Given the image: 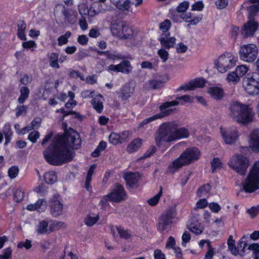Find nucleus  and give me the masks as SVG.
Here are the masks:
<instances>
[{
	"label": "nucleus",
	"mask_w": 259,
	"mask_h": 259,
	"mask_svg": "<svg viewBox=\"0 0 259 259\" xmlns=\"http://www.w3.org/2000/svg\"><path fill=\"white\" fill-rule=\"evenodd\" d=\"M81 139L78 133L71 128L64 135H58L43 152L46 160L53 165H62L72 160L74 155L70 148L78 149Z\"/></svg>",
	"instance_id": "nucleus-1"
},
{
	"label": "nucleus",
	"mask_w": 259,
	"mask_h": 259,
	"mask_svg": "<svg viewBox=\"0 0 259 259\" xmlns=\"http://www.w3.org/2000/svg\"><path fill=\"white\" fill-rule=\"evenodd\" d=\"M189 133L185 127L177 128L175 122H165L160 124L154 134L156 145L161 147L163 143H170L188 138Z\"/></svg>",
	"instance_id": "nucleus-2"
},
{
	"label": "nucleus",
	"mask_w": 259,
	"mask_h": 259,
	"mask_svg": "<svg viewBox=\"0 0 259 259\" xmlns=\"http://www.w3.org/2000/svg\"><path fill=\"white\" fill-rule=\"evenodd\" d=\"M229 115L233 120L243 125L252 121L254 113L248 105L238 102H231L229 108Z\"/></svg>",
	"instance_id": "nucleus-3"
},
{
	"label": "nucleus",
	"mask_w": 259,
	"mask_h": 259,
	"mask_svg": "<svg viewBox=\"0 0 259 259\" xmlns=\"http://www.w3.org/2000/svg\"><path fill=\"white\" fill-rule=\"evenodd\" d=\"M200 156V152L196 147L187 148L172 164L169 165V169L172 172L176 169L182 167L184 165H189L197 160Z\"/></svg>",
	"instance_id": "nucleus-4"
},
{
	"label": "nucleus",
	"mask_w": 259,
	"mask_h": 259,
	"mask_svg": "<svg viewBox=\"0 0 259 259\" xmlns=\"http://www.w3.org/2000/svg\"><path fill=\"white\" fill-rule=\"evenodd\" d=\"M242 185L246 193H252L259 189V162L254 163Z\"/></svg>",
	"instance_id": "nucleus-5"
},
{
	"label": "nucleus",
	"mask_w": 259,
	"mask_h": 259,
	"mask_svg": "<svg viewBox=\"0 0 259 259\" xmlns=\"http://www.w3.org/2000/svg\"><path fill=\"white\" fill-rule=\"evenodd\" d=\"M228 164L237 173L243 176L249 165V160L241 154H235L231 157Z\"/></svg>",
	"instance_id": "nucleus-6"
},
{
	"label": "nucleus",
	"mask_w": 259,
	"mask_h": 259,
	"mask_svg": "<svg viewBox=\"0 0 259 259\" xmlns=\"http://www.w3.org/2000/svg\"><path fill=\"white\" fill-rule=\"evenodd\" d=\"M176 216L175 207L166 210L160 216L157 224V228L159 232L164 234L167 232L170 228L172 220Z\"/></svg>",
	"instance_id": "nucleus-7"
},
{
	"label": "nucleus",
	"mask_w": 259,
	"mask_h": 259,
	"mask_svg": "<svg viewBox=\"0 0 259 259\" xmlns=\"http://www.w3.org/2000/svg\"><path fill=\"white\" fill-rule=\"evenodd\" d=\"M242 85L246 93L249 95L259 94V73L248 74L243 78Z\"/></svg>",
	"instance_id": "nucleus-8"
},
{
	"label": "nucleus",
	"mask_w": 259,
	"mask_h": 259,
	"mask_svg": "<svg viewBox=\"0 0 259 259\" xmlns=\"http://www.w3.org/2000/svg\"><path fill=\"white\" fill-rule=\"evenodd\" d=\"M217 61L216 67L218 71L223 73L236 65V58L230 53H226L221 55Z\"/></svg>",
	"instance_id": "nucleus-9"
},
{
	"label": "nucleus",
	"mask_w": 259,
	"mask_h": 259,
	"mask_svg": "<svg viewBox=\"0 0 259 259\" xmlns=\"http://www.w3.org/2000/svg\"><path fill=\"white\" fill-rule=\"evenodd\" d=\"M239 55L241 60L247 62H253L258 55V49L254 44L243 45L240 47Z\"/></svg>",
	"instance_id": "nucleus-10"
},
{
	"label": "nucleus",
	"mask_w": 259,
	"mask_h": 259,
	"mask_svg": "<svg viewBox=\"0 0 259 259\" xmlns=\"http://www.w3.org/2000/svg\"><path fill=\"white\" fill-rule=\"evenodd\" d=\"M110 201L119 202L126 198V194L123 187L119 183H116L111 191L109 193Z\"/></svg>",
	"instance_id": "nucleus-11"
},
{
	"label": "nucleus",
	"mask_w": 259,
	"mask_h": 259,
	"mask_svg": "<svg viewBox=\"0 0 259 259\" xmlns=\"http://www.w3.org/2000/svg\"><path fill=\"white\" fill-rule=\"evenodd\" d=\"M258 27V23L253 20H249L244 25L241 30V34L246 38L252 36Z\"/></svg>",
	"instance_id": "nucleus-12"
},
{
	"label": "nucleus",
	"mask_w": 259,
	"mask_h": 259,
	"mask_svg": "<svg viewBox=\"0 0 259 259\" xmlns=\"http://www.w3.org/2000/svg\"><path fill=\"white\" fill-rule=\"evenodd\" d=\"M140 177V174L138 172H127L123 176L127 185L132 188L137 187Z\"/></svg>",
	"instance_id": "nucleus-13"
},
{
	"label": "nucleus",
	"mask_w": 259,
	"mask_h": 259,
	"mask_svg": "<svg viewBox=\"0 0 259 259\" xmlns=\"http://www.w3.org/2000/svg\"><path fill=\"white\" fill-rule=\"evenodd\" d=\"M249 147L254 152H259V129H254L250 134Z\"/></svg>",
	"instance_id": "nucleus-14"
},
{
	"label": "nucleus",
	"mask_w": 259,
	"mask_h": 259,
	"mask_svg": "<svg viewBox=\"0 0 259 259\" xmlns=\"http://www.w3.org/2000/svg\"><path fill=\"white\" fill-rule=\"evenodd\" d=\"M162 47L165 49H169L174 47L176 39L174 37H169V33L163 34L158 39Z\"/></svg>",
	"instance_id": "nucleus-15"
},
{
	"label": "nucleus",
	"mask_w": 259,
	"mask_h": 259,
	"mask_svg": "<svg viewBox=\"0 0 259 259\" xmlns=\"http://www.w3.org/2000/svg\"><path fill=\"white\" fill-rule=\"evenodd\" d=\"M172 111L173 110L171 109H167V110L164 112H160L158 114L146 118L141 122V123L139 124V127H144L146 125L154 120L167 116L171 113Z\"/></svg>",
	"instance_id": "nucleus-16"
},
{
	"label": "nucleus",
	"mask_w": 259,
	"mask_h": 259,
	"mask_svg": "<svg viewBox=\"0 0 259 259\" xmlns=\"http://www.w3.org/2000/svg\"><path fill=\"white\" fill-rule=\"evenodd\" d=\"M50 207L51 214L54 217H56L62 214L63 205L60 201L53 199L51 201Z\"/></svg>",
	"instance_id": "nucleus-17"
},
{
	"label": "nucleus",
	"mask_w": 259,
	"mask_h": 259,
	"mask_svg": "<svg viewBox=\"0 0 259 259\" xmlns=\"http://www.w3.org/2000/svg\"><path fill=\"white\" fill-rule=\"evenodd\" d=\"M221 133L225 142L227 144L233 143L236 140L238 135L235 130H228Z\"/></svg>",
	"instance_id": "nucleus-18"
},
{
	"label": "nucleus",
	"mask_w": 259,
	"mask_h": 259,
	"mask_svg": "<svg viewBox=\"0 0 259 259\" xmlns=\"http://www.w3.org/2000/svg\"><path fill=\"white\" fill-rule=\"evenodd\" d=\"M208 93L212 98L218 101L221 100L225 95L224 90L219 87H210L208 90Z\"/></svg>",
	"instance_id": "nucleus-19"
},
{
	"label": "nucleus",
	"mask_w": 259,
	"mask_h": 259,
	"mask_svg": "<svg viewBox=\"0 0 259 259\" xmlns=\"http://www.w3.org/2000/svg\"><path fill=\"white\" fill-rule=\"evenodd\" d=\"M188 229L195 234H200L202 232L200 223L195 217L191 218L187 224Z\"/></svg>",
	"instance_id": "nucleus-20"
},
{
	"label": "nucleus",
	"mask_w": 259,
	"mask_h": 259,
	"mask_svg": "<svg viewBox=\"0 0 259 259\" xmlns=\"http://www.w3.org/2000/svg\"><path fill=\"white\" fill-rule=\"evenodd\" d=\"M248 238V234L247 235H244L239 241L237 246V249L238 251V254H239L242 256L244 255L245 248L248 245V241L247 240Z\"/></svg>",
	"instance_id": "nucleus-21"
},
{
	"label": "nucleus",
	"mask_w": 259,
	"mask_h": 259,
	"mask_svg": "<svg viewBox=\"0 0 259 259\" xmlns=\"http://www.w3.org/2000/svg\"><path fill=\"white\" fill-rule=\"evenodd\" d=\"M103 99L101 94L98 95L91 101V104L93 108L98 113H101L103 109V102L101 99Z\"/></svg>",
	"instance_id": "nucleus-22"
},
{
	"label": "nucleus",
	"mask_w": 259,
	"mask_h": 259,
	"mask_svg": "<svg viewBox=\"0 0 259 259\" xmlns=\"http://www.w3.org/2000/svg\"><path fill=\"white\" fill-rule=\"evenodd\" d=\"M116 8L122 11H129L131 7L130 0H112Z\"/></svg>",
	"instance_id": "nucleus-23"
},
{
	"label": "nucleus",
	"mask_w": 259,
	"mask_h": 259,
	"mask_svg": "<svg viewBox=\"0 0 259 259\" xmlns=\"http://www.w3.org/2000/svg\"><path fill=\"white\" fill-rule=\"evenodd\" d=\"M120 92L122 99L126 100L133 94L134 89L131 88L129 84H125L121 88Z\"/></svg>",
	"instance_id": "nucleus-24"
},
{
	"label": "nucleus",
	"mask_w": 259,
	"mask_h": 259,
	"mask_svg": "<svg viewBox=\"0 0 259 259\" xmlns=\"http://www.w3.org/2000/svg\"><path fill=\"white\" fill-rule=\"evenodd\" d=\"M142 144V140L137 138L132 141L127 147V150L130 153L137 151Z\"/></svg>",
	"instance_id": "nucleus-25"
},
{
	"label": "nucleus",
	"mask_w": 259,
	"mask_h": 259,
	"mask_svg": "<svg viewBox=\"0 0 259 259\" xmlns=\"http://www.w3.org/2000/svg\"><path fill=\"white\" fill-rule=\"evenodd\" d=\"M118 72L128 74L132 71L133 67L128 60H124L118 64Z\"/></svg>",
	"instance_id": "nucleus-26"
},
{
	"label": "nucleus",
	"mask_w": 259,
	"mask_h": 259,
	"mask_svg": "<svg viewBox=\"0 0 259 259\" xmlns=\"http://www.w3.org/2000/svg\"><path fill=\"white\" fill-rule=\"evenodd\" d=\"M63 14L65 18L67 20L69 23L73 24L76 20V12L73 11L66 10L64 7H63Z\"/></svg>",
	"instance_id": "nucleus-27"
},
{
	"label": "nucleus",
	"mask_w": 259,
	"mask_h": 259,
	"mask_svg": "<svg viewBox=\"0 0 259 259\" xmlns=\"http://www.w3.org/2000/svg\"><path fill=\"white\" fill-rule=\"evenodd\" d=\"M29 92L30 90L27 87H21L20 89V96L18 99V103L23 104L28 98Z\"/></svg>",
	"instance_id": "nucleus-28"
},
{
	"label": "nucleus",
	"mask_w": 259,
	"mask_h": 259,
	"mask_svg": "<svg viewBox=\"0 0 259 259\" xmlns=\"http://www.w3.org/2000/svg\"><path fill=\"white\" fill-rule=\"evenodd\" d=\"M45 182L48 184H53L57 180V176L54 171L47 172L44 176Z\"/></svg>",
	"instance_id": "nucleus-29"
},
{
	"label": "nucleus",
	"mask_w": 259,
	"mask_h": 259,
	"mask_svg": "<svg viewBox=\"0 0 259 259\" xmlns=\"http://www.w3.org/2000/svg\"><path fill=\"white\" fill-rule=\"evenodd\" d=\"M248 11V18L250 20L254 21V16L259 12V4H253L247 7Z\"/></svg>",
	"instance_id": "nucleus-30"
},
{
	"label": "nucleus",
	"mask_w": 259,
	"mask_h": 259,
	"mask_svg": "<svg viewBox=\"0 0 259 259\" xmlns=\"http://www.w3.org/2000/svg\"><path fill=\"white\" fill-rule=\"evenodd\" d=\"M124 24L119 23L114 24L111 27V31L113 35H116L117 37L123 36V27Z\"/></svg>",
	"instance_id": "nucleus-31"
},
{
	"label": "nucleus",
	"mask_w": 259,
	"mask_h": 259,
	"mask_svg": "<svg viewBox=\"0 0 259 259\" xmlns=\"http://www.w3.org/2000/svg\"><path fill=\"white\" fill-rule=\"evenodd\" d=\"M58 54L56 53H53L51 54L49 58V64L51 67L57 69L60 68L58 64Z\"/></svg>",
	"instance_id": "nucleus-32"
},
{
	"label": "nucleus",
	"mask_w": 259,
	"mask_h": 259,
	"mask_svg": "<svg viewBox=\"0 0 259 259\" xmlns=\"http://www.w3.org/2000/svg\"><path fill=\"white\" fill-rule=\"evenodd\" d=\"M206 82V80L203 78H197L190 81V83L194 88V90L197 88H203L205 85Z\"/></svg>",
	"instance_id": "nucleus-33"
},
{
	"label": "nucleus",
	"mask_w": 259,
	"mask_h": 259,
	"mask_svg": "<svg viewBox=\"0 0 259 259\" xmlns=\"http://www.w3.org/2000/svg\"><path fill=\"white\" fill-rule=\"evenodd\" d=\"M92 50L96 52L99 55H105L108 59L115 60L116 59H120V58L118 55H115L111 53L109 51H101L97 48L92 49Z\"/></svg>",
	"instance_id": "nucleus-34"
},
{
	"label": "nucleus",
	"mask_w": 259,
	"mask_h": 259,
	"mask_svg": "<svg viewBox=\"0 0 259 259\" xmlns=\"http://www.w3.org/2000/svg\"><path fill=\"white\" fill-rule=\"evenodd\" d=\"M106 148V143L103 141H101L96 149L92 152V156L93 157H98Z\"/></svg>",
	"instance_id": "nucleus-35"
},
{
	"label": "nucleus",
	"mask_w": 259,
	"mask_h": 259,
	"mask_svg": "<svg viewBox=\"0 0 259 259\" xmlns=\"http://www.w3.org/2000/svg\"><path fill=\"white\" fill-rule=\"evenodd\" d=\"M240 78L235 71H232L227 75L226 80L230 84H235L239 81Z\"/></svg>",
	"instance_id": "nucleus-36"
},
{
	"label": "nucleus",
	"mask_w": 259,
	"mask_h": 259,
	"mask_svg": "<svg viewBox=\"0 0 259 259\" xmlns=\"http://www.w3.org/2000/svg\"><path fill=\"white\" fill-rule=\"evenodd\" d=\"M71 33L70 31H67L64 35L60 36L58 38V45L61 46L63 45L67 44L68 39L70 37Z\"/></svg>",
	"instance_id": "nucleus-37"
},
{
	"label": "nucleus",
	"mask_w": 259,
	"mask_h": 259,
	"mask_svg": "<svg viewBox=\"0 0 259 259\" xmlns=\"http://www.w3.org/2000/svg\"><path fill=\"white\" fill-rule=\"evenodd\" d=\"M48 224L46 221H42L39 223L37 228L38 234H42L46 233L48 231Z\"/></svg>",
	"instance_id": "nucleus-38"
},
{
	"label": "nucleus",
	"mask_w": 259,
	"mask_h": 259,
	"mask_svg": "<svg viewBox=\"0 0 259 259\" xmlns=\"http://www.w3.org/2000/svg\"><path fill=\"white\" fill-rule=\"evenodd\" d=\"M116 228L121 238H123L125 239H127L130 238L131 235L127 230H125L121 226H116Z\"/></svg>",
	"instance_id": "nucleus-39"
},
{
	"label": "nucleus",
	"mask_w": 259,
	"mask_h": 259,
	"mask_svg": "<svg viewBox=\"0 0 259 259\" xmlns=\"http://www.w3.org/2000/svg\"><path fill=\"white\" fill-rule=\"evenodd\" d=\"M36 206H37V211L41 212L44 211L47 208V203L45 199H39L35 203Z\"/></svg>",
	"instance_id": "nucleus-40"
},
{
	"label": "nucleus",
	"mask_w": 259,
	"mask_h": 259,
	"mask_svg": "<svg viewBox=\"0 0 259 259\" xmlns=\"http://www.w3.org/2000/svg\"><path fill=\"white\" fill-rule=\"evenodd\" d=\"M162 187H160V191L158 192V193L157 195H156L155 196H154L153 197L149 199L147 201L148 203L151 206H155V205H156L157 204V203L158 202L160 197L162 195Z\"/></svg>",
	"instance_id": "nucleus-41"
},
{
	"label": "nucleus",
	"mask_w": 259,
	"mask_h": 259,
	"mask_svg": "<svg viewBox=\"0 0 259 259\" xmlns=\"http://www.w3.org/2000/svg\"><path fill=\"white\" fill-rule=\"evenodd\" d=\"M178 12L174 10L170 9L169 10V18L175 22H179L181 21L182 15H180Z\"/></svg>",
	"instance_id": "nucleus-42"
},
{
	"label": "nucleus",
	"mask_w": 259,
	"mask_h": 259,
	"mask_svg": "<svg viewBox=\"0 0 259 259\" xmlns=\"http://www.w3.org/2000/svg\"><path fill=\"white\" fill-rule=\"evenodd\" d=\"M248 70V67L246 65L238 66L234 71L237 75L240 78L245 75Z\"/></svg>",
	"instance_id": "nucleus-43"
},
{
	"label": "nucleus",
	"mask_w": 259,
	"mask_h": 259,
	"mask_svg": "<svg viewBox=\"0 0 259 259\" xmlns=\"http://www.w3.org/2000/svg\"><path fill=\"white\" fill-rule=\"evenodd\" d=\"M109 142L113 145H117L120 143L119 134L112 132L109 136Z\"/></svg>",
	"instance_id": "nucleus-44"
},
{
	"label": "nucleus",
	"mask_w": 259,
	"mask_h": 259,
	"mask_svg": "<svg viewBox=\"0 0 259 259\" xmlns=\"http://www.w3.org/2000/svg\"><path fill=\"white\" fill-rule=\"evenodd\" d=\"M179 102L178 101H171L170 102H166L163 103L160 106L159 109L161 112H164L167 108L170 107L175 106L179 105ZM167 110H166V111Z\"/></svg>",
	"instance_id": "nucleus-45"
},
{
	"label": "nucleus",
	"mask_w": 259,
	"mask_h": 259,
	"mask_svg": "<svg viewBox=\"0 0 259 259\" xmlns=\"http://www.w3.org/2000/svg\"><path fill=\"white\" fill-rule=\"evenodd\" d=\"M132 29L129 27L125 24L123 27V36H119V38L124 39H129L132 37L131 33Z\"/></svg>",
	"instance_id": "nucleus-46"
},
{
	"label": "nucleus",
	"mask_w": 259,
	"mask_h": 259,
	"mask_svg": "<svg viewBox=\"0 0 259 259\" xmlns=\"http://www.w3.org/2000/svg\"><path fill=\"white\" fill-rule=\"evenodd\" d=\"M171 22L169 20L166 19L160 24L159 28L163 32L167 31L170 28Z\"/></svg>",
	"instance_id": "nucleus-47"
},
{
	"label": "nucleus",
	"mask_w": 259,
	"mask_h": 259,
	"mask_svg": "<svg viewBox=\"0 0 259 259\" xmlns=\"http://www.w3.org/2000/svg\"><path fill=\"white\" fill-rule=\"evenodd\" d=\"M222 162L219 158H214L211 162V169L212 172H214L217 169H220L222 167Z\"/></svg>",
	"instance_id": "nucleus-48"
},
{
	"label": "nucleus",
	"mask_w": 259,
	"mask_h": 259,
	"mask_svg": "<svg viewBox=\"0 0 259 259\" xmlns=\"http://www.w3.org/2000/svg\"><path fill=\"white\" fill-rule=\"evenodd\" d=\"M12 249L10 247L4 249L0 255V259H12Z\"/></svg>",
	"instance_id": "nucleus-49"
},
{
	"label": "nucleus",
	"mask_w": 259,
	"mask_h": 259,
	"mask_svg": "<svg viewBox=\"0 0 259 259\" xmlns=\"http://www.w3.org/2000/svg\"><path fill=\"white\" fill-rule=\"evenodd\" d=\"M189 6V3L188 1H184L179 4L176 10L179 13H183L187 10Z\"/></svg>",
	"instance_id": "nucleus-50"
},
{
	"label": "nucleus",
	"mask_w": 259,
	"mask_h": 259,
	"mask_svg": "<svg viewBox=\"0 0 259 259\" xmlns=\"http://www.w3.org/2000/svg\"><path fill=\"white\" fill-rule=\"evenodd\" d=\"M149 84L153 89H157L163 86V82L160 79H152L149 81Z\"/></svg>",
	"instance_id": "nucleus-51"
},
{
	"label": "nucleus",
	"mask_w": 259,
	"mask_h": 259,
	"mask_svg": "<svg viewBox=\"0 0 259 259\" xmlns=\"http://www.w3.org/2000/svg\"><path fill=\"white\" fill-rule=\"evenodd\" d=\"M19 171V170L17 166H12L8 170L9 176L11 179H14L17 176Z\"/></svg>",
	"instance_id": "nucleus-52"
},
{
	"label": "nucleus",
	"mask_w": 259,
	"mask_h": 259,
	"mask_svg": "<svg viewBox=\"0 0 259 259\" xmlns=\"http://www.w3.org/2000/svg\"><path fill=\"white\" fill-rule=\"evenodd\" d=\"M98 218L96 217H91V216H88L85 219H84V223L86 225L88 226L91 227L94 225L97 221H98Z\"/></svg>",
	"instance_id": "nucleus-53"
},
{
	"label": "nucleus",
	"mask_w": 259,
	"mask_h": 259,
	"mask_svg": "<svg viewBox=\"0 0 259 259\" xmlns=\"http://www.w3.org/2000/svg\"><path fill=\"white\" fill-rule=\"evenodd\" d=\"M39 137V133L36 131H33L29 133L28 136V139L33 143H35Z\"/></svg>",
	"instance_id": "nucleus-54"
},
{
	"label": "nucleus",
	"mask_w": 259,
	"mask_h": 259,
	"mask_svg": "<svg viewBox=\"0 0 259 259\" xmlns=\"http://www.w3.org/2000/svg\"><path fill=\"white\" fill-rule=\"evenodd\" d=\"M14 196L15 201L18 202L23 200L24 197V193L21 190L17 189L14 192Z\"/></svg>",
	"instance_id": "nucleus-55"
},
{
	"label": "nucleus",
	"mask_w": 259,
	"mask_h": 259,
	"mask_svg": "<svg viewBox=\"0 0 259 259\" xmlns=\"http://www.w3.org/2000/svg\"><path fill=\"white\" fill-rule=\"evenodd\" d=\"M32 246L31 241L26 239L25 241H21L18 243L17 247L19 248L25 247L26 249H30Z\"/></svg>",
	"instance_id": "nucleus-56"
},
{
	"label": "nucleus",
	"mask_w": 259,
	"mask_h": 259,
	"mask_svg": "<svg viewBox=\"0 0 259 259\" xmlns=\"http://www.w3.org/2000/svg\"><path fill=\"white\" fill-rule=\"evenodd\" d=\"M157 54L162 59L163 62H165L167 61L169 54L166 51L161 49L158 50Z\"/></svg>",
	"instance_id": "nucleus-57"
},
{
	"label": "nucleus",
	"mask_w": 259,
	"mask_h": 259,
	"mask_svg": "<svg viewBox=\"0 0 259 259\" xmlns=\"http://www.w3.org/2000/svg\"><path fill=\"white\" fill-rule=\"evenodd\" d=\"M78 11L81 15V17H84L89 14V10L87 6L85 5H81L78 7Z\"/></svg>",
	"instance_id": "nucleus-58"
},
{
	"label": "nucleus",
	"mask_w": 259,
	"mask_h": 259,
	"mask_svg": "<svg viewBox=\"0 0 259 259\" xmlns=\"http://www.w3.org/2000/svg\"><path fill=\"white\" fill-rule=\"evenodd\" d=\"M47 187L44 184L39 185L38 187H36L34 191L37 193H39L42 195L45 194L47 192Z\"/></svg>",
	"instance_id": "nucleus-59"
},
{
	"label": "nucleus",
	"mask_w": 259,
	"mask_h": 259,
	"mask_svg": "<svg viewBox=\"0 0 259 259\" xmlns=\"http://www.w3.org/2000/svg\"><path fill=\"white\" fill-rule=\"evenodd\" d=\"M119 134L120 136V143H122L127 141V140L129 138V136L131 133L129 131H124Z\"/></svg>",
	"instance_id": "nucleus-60"
},
{
	"label": "nucleus",
	"mask_w": 259,
	"mask_h": 259,
	"mask_svg": "<svg viewBox=\"0 0 259 259\" xmlns=\"http://www.w3.org/2000/svg\"><path fill=\"white\" fill-rule=\"evenodd\" d=\"M176 245V241L175 238L172 237L170 236L166 243L165 245V248L166 249H169V248H173L174 247H175Z\"/></svg>",
	"instance_id": "nucleus-61"
},
{
	"label": "nucleus",
	"mask_w": 259,
	"mask_h": 259,
	"mask_svg": "<svg viewBox=\"0 0 259 259\" xmlns=\"http://www.w3.org/2000/svg\"><path fill=\"white\" fill-rule=\"evenodd\" d=\"M209 208L210 210L215 213L218 212L221 210V206L216 202H211L209 204Z\"/></svg>",
	"instance_id": "nucleus-62"
},
{
	"label": "nucleus",
	"mask_w": 259,
	"mask_h": 259,
	"mask_svg": "<svg viewBox=\"0 0 259 259\" xmlns=\"http://www.w3.org/2000/svg\"><path fill=\"white\" fill-rule=\"evenodd\" d=\"M204 7L202 1H198L195 3L192 6V11H201Z\"/></svg>",
	"instance_id": "nucleus-63"
},
{
	"label": "nucleus",
	"mask_w": 259,
	"mask_h": 259,
	"mask_svg": "<svg viewBox=\"0 0 259 259\" xmlns=\"http://www.w3.org/2000/svg\"><path fill=\"white\" fill-rule=\"evenodd\" d=\"M259 210V205L257 207H252L251 208L247 210V212L249 213V214L251 216V218L255 217Z\"/></svg>",
	"instance_id": "nucleus-64"
}]
</instances>
